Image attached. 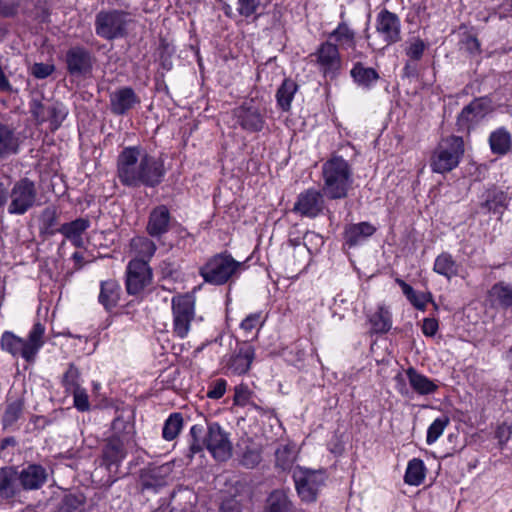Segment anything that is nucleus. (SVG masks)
<instances>
[{
  "label": "nucleus",
  "instance_id": "f257e3e1",
  "mask_svg": "<svg viewBox=\"0 0 512 512\" xmlns=\"http://www.w3.org/2000/svg\"><path fill=\"white\" fill-rule=\"evenodd\" d=\"M165 173L160 158L137 146L124 148L117 159V177L127 187H155L162 182Z\"/></svg>",
  "mask_w": 512,
  "mask_h": 512
},
{
  "label": "nucleus",
  "instance_id": "f03ea898",
  "mask_svg": "<svg viewBox=\"0 0 512 512\" xmlns=\"http://www.w3.org/2000/svg\"><path fill=\"white\" fill-rule=\"evenodd\" d=\"M203 428L194 425L190 429V451L192 454L201 452L204 447L218 461H225L232 454V444L228 433L218 423H210L207 432L203 435Z\"/></svg>",
  "mask_w": 512,
  "mask_h": 512
},
{
  "label": "nucleus",
  "instance_id": "7ed1b4c3",
  "mask_svg": "<svg viewBox=\"0 0 512 512\" xmlns=\"http://www.w3.org/2000/svg\"><path fill=\"white\" fill-rule=\"evenodd\" d=\"M323 193L330 199L345 198L353 183L352 168L340 156H334L322 166Z\"/></svg>",
  "mask_w": 512,
  "mask_h": 512
},
{
  "label": "nucleus",
  "instance_id": "20e7f679",
  "mask_svg": "<svg viewBox=\"0 0 512 512\" xmlns=\"http://www.w3.org/2000/svg\"><path fill=\"white\" fill-rule=\"evenodd\" d=\"M44 333L45 327L40 322L34 323L27 339L6 331L1 337V348L13 356L20 355L26 361L31 362L44 344Z\"/></svg>",
  "mask_w": 512,
  "mask_h": 512
},
{
  "label": "nucleus",
  "instance_id": "39448f33",
  "mask_svg": "<svg viewBox=\"0 0 512 512\" xmlns=\"http://www.w3.org/2000/svg\"><path fill=\"white\" fill-rule=\"evenodd\" d=\"M464 142L461 137L449 136L442 139L431 157L433 172L446 173L456 168L464 155Z\"/></svg>",
  "mask_w": 512,
  "mask_h": 512
},
{
  "label": "nucleus",
  "instance_id": "423d86ee",
  "mask_svg": "<svg viewBox=\"0 0 512 512\" xmlns=\"http://www.w3.org/2000/svg\"><path fill=\"white\" fill-rule=\"evenodd\" d=\"M240 263L230 255L218 254L210 258L201 268L200 275L205 282L222 285L228 282L238 271Z\"/></svg>",
  "mask_w": 512,
  "mask_h": 512
},
{
  "label": "nucleus",
  "instance_id": "0eeeda50",
  "mask_svg": "<svg viewBox=\"0 0 512 512\" xmlns=\"http://www.w3.org/2000/svg\"><path fill=\"white\" fill-rule=\"evenodd\" d=\"M173 314V332L179 338H185L195 321V297L192 294H178L171 301Z\"/></svg>",
  "mask_w": 512,
  "mask_h": 512
},
{
  "label": "nucleus",
  "instance_id": "6e6552de",
  "mask_svg": "<svg viewBox=\"0 0 512 512\" xmlns=\"http://www.w3.org/2000/svg\"><path fill=\"white\" fill-rule=\"evenodd\" d=\"M293 480L302 501L314 502L325 485L326 476L321 470H311L297 466L293 469Z\"/></svg>",
  "mask_w": 512,
  "mask_h": 512
},
{
  "label": "nucleus",
  "instance_id": "1a4fd4ad",
  "mask_svg": "<svg viewBox=\"0 0 512 512\" xmlns=\"http://www.w3.org/2000/svg\"><path fill=\"white\" fill-rule=\"evenodd\" d=\"M128 14L119 10L101 11L96 15L95 31L100 37L112 40L125 33Z\"/></svg>",
  "mask_w": 512,
  "mask_h": 512
},
{
  "label": "nucleus",
  "instance_id": "9d476101",
  "mask_svg": "<svg viewBox=\"0 0 512 512\" xmlns=\"http://www.w3.org/2000/svg\"><path fill=\"white\" fill-rule=\"evenodd\" d=\"M8 194L10 197L8 212L15 215L26 213L34 206L37 199L35 184L27 178L17 181Z\"/></svg>",
  "mask_w": 512,
  "mask_h": 512
},
{
  "label": "nucleus",
  "instance_id": "9b49d317",
  "mask_svg": "<svg viewBox=\"0 0 512 512\" xmlns=\"http://www.w3.org/2000/svg\"><path fill=\"white\" fill-rule=\"evenodd\" d=\"M152 282V270L146 260L131 259L126 270V288L131 295L141 293Z\"/></svg>",
  "mask_w": 512,
  "mask_h": 512
},
{
  "label": "nucleus",
  "instance_id": "f8f14e48",
  "mask_svg": "<svg viewBox=\"0 0 512 512\" xmlns=\"http://www.w3.org/2000/svg\"><path fill=\"white\" fill-rule=\"evenodd\" d=\"M233 114L237 123L247 132H259L265 125V117L254 100L244 102L234 109Z\"/></svg>",
  "mask_w": 512,
  "mask_h": 512
},
{
  "label": "nucleus",
  "instance_id": "ddd939ff",
  "mask_svg": "<svg viewBox=\"0 0 512 512\" xmlns=\"http://www.w3.org/2000/svg\"><path fill=\"white\" fill-rule=\"evenodd\" d=\"M310 57L315 58L320 71L325 76L333 77L341 68V57L338 47L329 41L322 43Z\"/></svg>",
  "mask_w": 512,
  "mask_h": 512
},
{
  "label": "nucleus",
  "instance_id": "4468645a",
  "mask_svg": "<svg viewBox=\"0 0 512 512\" xmlns=\"http://www.w3.org/2000/svg\"><path fill=\"white\" fill-rule=\"evenodd\" d=\"M491 110L490 102L485 98L473 100L465 106L457 118L458 130L469 132L470 129L482 120Z\"/></svg>",
  "mask_w": 512,
  "mask_h": 512
},
{
  "label": "nucleus",
  "instance_id": "2eb2a0df",
  "mask_svg": "<svg viewBox=\"0 0 512 512\" xmlns=\"http://www.w3.org/2000/svg\"><path fill=\"white\" fill-rule=\"evenodd\" d=\"M376 31L383 38L386 46L401 40V23L399 17L388 10L381 11L376 18Z\"/></svg>",
  "mask_w": 512,
  "mask_h": 512
},
{
  "label": "nucleus",
  "instance_id": "dca6fc26",
  "mask_svg": "<svg viewBox=\"0 0 512 512\" xmlns=\"http://www.w3.org/2000/svg\"><path fill=\"white\" fill-rule=\"evenodd\" d=\"M66 64L71 75H84L91 71L93 58L83 47H71L66 53Z\"/></svg>",
  "mask_w": 512,
  "mask_h": 512
},
{
  "label": "nucleus",
  "instance_id": "f3484780",
  "mask_svg": "<svg viewBox=\"0 0 512 512\" xmlns=\"http://www.w3.org/2000/svg\"><path fill=\"white\" fill-rule=\"evenodd\" d=\"M322 194L314 189H308L298 196L293 210L301 216L316 217L323 209Z\"/></svg>",
  "mask_w": 512,
  "mask_h": 512
},
{
  "label": "nucleus",
  "instance_id": "a211bd4d",
  "mask_svg": "<svg viewBox=\"0 0 512 512\" xmlns=\"http://www.w3.org/2000/svg\"><path fill=\"white\" fill-rule=\"evenodd\" d=\"M110 110L115 115H124L140 103V98L130 87H121L110 94Z\"/></svg>",
  "mask_w": 512,
  "mask_h": 512
},
{
  "label": "nucleus",
  "instance_id": "6ab92c4d",
  "mask_svg": "<svg viewBox=\"0 0 512 512\" xmlns=\"http://www.w3.org/2000/svg\"><path fill=\"white\" fill-rule=\"evenodd\" d=\"M255 358V349L248 343H243L231 355L226 363V368L235 375H242L248 372L250 366Z\"/></svg>",
  "mask_w": 512,
  "mask_h": 512
},
{
  "label": "nucleus",
  "instance_id": "aec40b11",
  "mask_svg": "<svg viewBox=\"0 0 512 512\" xmlns=\"http://www.w3.org/2000/svg\"><path fill=\"white\" fill-rule=\"evenodd\" d=\"M133 443H124L117 437H109L102 451V460L104 465L111 469L112 466H118L126 457L127 449Z\"/></svg>",
  "mask_w": 512,
  "mask_h": 512
},
{
  "label": "nucleus",
  "instance_id": "412c9836",
  "mask_svg": "<svg viewBox=\"0 0 512 512\" xmlns=\"http://www.w3.org/2000/svg\"><path fill=\"white\" fill-rule=\"evenodd\" d=\"M19 471L14 467L0 468V497L4 500H11L21 492Z\"/></svg>",
  "mask_w": 512,
  "mask_h": 512
},
{
  "label": "nucleus",
  "instance_id": "4be33fe9",
  "mask_svg": "<svg viewBox=\"0 0 512 512\" xmlns=\"http://www.w3.org/2000/svg\"><path fill=\"white\" fill-rule=\"evenodd\" d=\"M170 213L166 206L160 205L154 208L147 223V232L152 237H160L169 230Z\"/></svg>",
  "mask_w": 512,
  "mask_h": 512
},
{
  "label": "nucleus",
  "instance_id": "5701e85b",
  "mask_svg": "<svg viewBox=\"0 0 512 512\" xmlns=\"http://www.w3.org/2000/svg\"><path fill=\"white\" fill-rule=\"evenodd\" d=\"M20 484L23 490H36L47 480V472L41 465H29L19 471Z\"/></svg>",
  "mask_w": 512,
  "mask_h": 512
},
{
  "label": "nucleus",
  "instance_id": "b1692460",
  "mask_svg": "<svg viewBox=\"0 0 512 512\" xmlns=\"http://www.w3.org/2000/svg\"><path fill=\"white\" fill-rule=\"evenodd\" d=\"M90 222L87 219L78 218L72 222L65 223L59 228V232L65 236L74 246L82 247L84 245L82 235L89 228Z\"/></svg>",
  "mask_w": 512,
  "mask_h": 512
},
{
  "label": "nucleus",
  "instance_id": "393cba45",
  "mask_svg": "<svg viewBox=\"0 0 512 512\" xmlns=\"http://www.w3.org/2000/svg\"><path fill=\"white\" fill-rule=\"evenodd\" d=\"M156 244L144 236H137L131 239L129 255L132 259L146 260L148 263L156 252Z\"/></svg>",
  "mask_w": 512,
  "mask_h": 512
},
{
  "label": "nucleus",
  "instance_id": "a878e982",
  "mask_svg": "<svg viewBox=\"0 0 512 512\" xmlns=\"http://www.w3.org/2000/svg\"><path fill=\"white\" fill-rule=\"evenodd\" d=\"M406 375L410 386L415 392L420 395L433 394L437 389L438 385L423 374L417 372L414 368L410 367L406 370Z\"/></svg>",
  "mask_w": 512,
  "mask_h": 512
},
{
  "label": "nucleus",
  "instance_id": "bb28decb",
  "mask_svg": "<svg viewBox=\"0 0 512 512\" xmlns=\"http://www.w3.org/2000/svg\"><path fill=\"white\" fill-rule=\"evenodd\" d=\"M375 230V227L368 222L349 225L345 229V241L349 246L358 245L370 237Z\"/></svg>",
  "mask_w": 512,
  "mask_h": 512
},
{
  "label": "nucleus",
  "instance_id": "cd10ccee",
  "mask_svg": "<svg viewBox=\"0 0 512 512\" xmlns=\"http://www.w3.org/2000/svg\"><path fill=\"white\" fill-rule=\"evenodd\" d=\"M120 290V286L115 280L101 282L99 302L106 310H111L118 304L120 299Z\"/></svg>",
  "mask_w": 512,
  "mask_h": 512
},
{
  "label": "nucleus",
  "instance_id": "c85d7f7f",
  "mask_svg": "<svg viewBox=\"0 0 512 512\" xmlns=\"http://www.w3.org/2000/svg\"><path fill=\"white\" fill-rule=\"evenodd\" d=\"M297 458V448L292 444H282L275 451V465L283 471L292 469Z\"/></svg>",
  "mask_w": 512,
  "mask_h": 512
},
{
  "label": "nucleus",
  "instance_id": "c756f323",
  "mask_svg": "<svg viewBox=\"0 0 512 512\" xmlns=\"http://www.w3.org/2000/svg\"><path fill=\"white\" fill-rule=\"evenodd\" d=\"M396 282L401 287L403 294L416 309L424 311L427 303L432 302L431 293L416 292L409 284L401 279H397Z\"/></svg>",
  "mask_w": 512,
  "mask_h": 512
},
{
  "label": "nucleus",
  "instance_id": "7c9ffc66",
  "mask_svg": "<svg viewBox=\"0 0 512 512\" xmlns=\"http://www.w3.org/2000/svg\"><path fill=\"white\" fill-rule=\"evenodd\" d=\"M489 143L493 153L503 155L512 147L511 135L506 129L499 128L491 133Z\"/></svg>",
  "mask_w": 512,
  "mask_h": 512
},
{
  "label": "nucleus",
  "instance_id": "2f4dec72",
  "mask_svg": "<svg viewBox=\"0 0 512 512\" xmlns=\"http://www.w3.org/2000/svg\"><path fill=\"white\" fill-rule=\"evenodd\" d=\"M112 435L123 440L124 443H134V425L129 420H125L122 416H117L112 422Z\"/></svg>",
  "mask_w": 512,
  "mask_h": 512
},
{
  "label": "nucleus",
  "instance_id": "473e14b6",
  "mask_svg": "<svg viewBox=\"0 0 512 512\" xmlns=\"http://www.w3.org/2000/svg\"><path fill=\"white\" fill-rule=\"evenodd\" d=\"M330 38H334L343 49H355L356 47V35L355 32L345 23H340L336 29H334Z\"/></svg>",
  "mask_w": 512,
  "mask_h": 512
},
{
  "label": "nucleus",
  "instance_id": "72a5a7b5",
  "mask_svg": "<svg viewBox=\"0 0 512 512\" xmlns=\"http://www.w3.org/2000/svg\"><path fill=\"white\" fill-rule=\"evenodd\" d=\"M350 74L354 81L363 87H370L379 79L378 73L373 68L365 67L362 63H356Z\"/></svg>",
  "mask_w": 512,
  "mask_h": 512
},
{
  "label": "nucleus",
  "instance_id": "f704fd0d",
  "mask_svg": "<svg viewBox=\"0 0 512 512\" xmlns=\"http://www.w3.org/2000/svg\"><path fill=\"white\" fill-rule=\"evenodd\" d=\"M297 84L291 79H285L276 93L278 106L283 111H288L291 107V102L294 94L297 91Z\"/></svg>",
  "mask_w": 512,
  "mask_h": 512
},
{
  "label": "nucleus",
  "instance_id": "c9c22d12",
  "mask_svg": "<svg viewBox=\"0 0 512 512\" xmlns=\"http://www.w3.org/2000/svg\"><path fill=\"white\" fill-rule=\"evenodd\" d=\"M433 269L447 279H451L458 274V265L448 253H442L435 259Z\"/></svg>",
  "mask_w": 512,
  "mask_h": 512
},
{
  "label": "nucleus",
  "instance_id": "e433bc0d",
  "mask_svg": "<svg viewBox=\"0 0 512 512\" xmlns=\"http://www.w3.org/2000/svg\"><path fill=\"white\" fill-rule=\"evenodd\" d=\"M267 512H292V504L282 490L273 491L267 499Z\"/></svg>",
  "mask_w": 512,
  "mask_h": 512
},
{
  "label": "nucleus",
  "instance_id": "4c0bfd02",
  "mask_svg": "<svg viewBox=\"0 0 512 512\" xmlns=\"http://www.w3.org/2000/svg\"><path fill=\"white\" fill-rule=\"evenodd\" d=\"M370 323L376 333H386L392 326L391 313L385 306H379L370 317Z\"/></svg>",
  "mask_w": 512,
  "mask_h": 512
},
{
  "label": "nucleus",
  "instance_id": "58836bf2",
  "mask_svg": "<svg viewBox=\"0 0 512 512\" xmlns=\"http://www.w3.org/2000/svg\"><path fill=\"white\" fill-rule=\"evenodd\" d=\"M425 478V466L422 460L414 458L408 462L405 482L409 485L418 486Z\"/></svg>",
  "mask_w": 512,
  "mask_h": 512
},
{
  "label": "nucleus",
  "instance_id": "ea45409f",
  "mask_svg": "<svg viewBox=\"0 0 512 512\" xmlns=\"http://www.w3.org/2000/svg\"><path fill=\"white\" fill-rule=\"evenodd\" d=\"M16 138L13 131L0 123V159L16 151Z\"/></svg>",
  "mask_w": 512,
  "mask_h": 512
},
{
  "label": "nucleus",
  "instance_id": "a19ab883",
  "mask_svg": "<svg viewBox=\"0 0 512 512\" xmlns=\"http://www.w3.org/2000/svg\"><path fill=\"white\" fill-rule=\"evenodd\" d=\"M492 299L502 307L512 306V286L503 282L495 284L490 291Z\"/></svg>",
  "mask_w": 512,
  "mask_h": 512
},
{
  "label": "nucleus",
  "instance_id": "79ce46f5",
  "mask_svg": "<svg viewBox=\"0 0 512 512\" xmlns=\"http://www.w3.org/2000/svg\"><path fill=\"white\" fill-rule=\"evenodd\" d=\"M183 426V417L180 413L171 414L165 421L163 427V437L165 440L171 441L175 439Z\"/></svg>",
  "mask_w": 512,
  "mask_h": 512
},
{
  "label": "nucleus",
  "instance_id": "37998d69",
  "mask_svg": "<svg viewBox=\"0 0 512 512\" xmlns=\"http://www.w3.org/2000/svg\"><path fill=\"white\" fill-rule=\"evenodd\" d=\"M507 201V196L504 192L493 190L489 191L487 197L482 204L484 208L488 211H492L494 213L500 212V210L505 207Z\"/></svg>",
  "mask_w": 512,
  "mask_h": 512
},
{
  "label": "nucleus",
  "instance_id": "c03bdc74",
  "mask_svg": "<svg viewBox=\"0 0 512 512\" xmlns=\"http://www.w3.org/2000/svg\"><path fill=\"white\" fill-rule=\"evenodd\" d=\"M450 420L447 416H442L435 419L428 427L426 442L428 445L435 443L438 438L443 434L445 428L448 426Z\"/></svg>",
  "mask_w": 512,
  "mask_h": 512
},
{
  "label": "nucleus",
  "instance_id": "a18cd8bd",
  "mask_svg": "<svg viewBox=\"0 0 512 512\" xmlns=\"http://www.w3.org/2000/svg\"><path fill=\"white\" fill-rule=\"evenodd\" d=\"M261 450L256 445L246 446L241 456V464L247 468H254L261 462Z\"/></svg>",
  "mask_w": 512,
  "mask_h": 512
},
{
  "label": "nucleus",
  "instance_id": "49530a36",
  "mask_svg": "<svg viewBox=\"0 0 512 512\" xmlns=\"http://www.w3.org/2000/svg\"><path fill=\"white\" fill-rule=\"evenodd\" d=\"M425 49L426 44L424 41L418 37H414L407 41L405 53L410 60L418 61L422 58Z\"/></svg>",
  "mask_w": 512,
  "mask_h": 512
},
{
  "label": "nucleus",
  "instance_id": "de8ad7c7",
  "mask_svg": "<svg viewBox=\"0 0 512 512\" xmlns=\"http://www.w3.org/2000/svg\"><path fill=\"white\" fill-rule=\"evenodd\" d=\"M51 103H43L40 99L33 98L30 103V112L37 122L48 121V111Z\"/></svg>",
  "mask_w": 512,
  "mask_h": 512
},
{
  "label": "nucleus",
  "instance_id": "09e8293b",
  "mask_svg": "<svg viewBox=\"0 0 512 512\" xmlns=\"http://www.w3.org/2000/svg\"><path fill=\"white\" fill-rule=\"evenodd\" d=\"M67 116V110L62 104H51L48 111V121L52 129H57Z\"/></svg>",
  "mask_w": 512,
  "mask_h": 512
},
{
  "label": "nucleus",
  "instance_id": "8fccbe9b",
  "mask_svg": "<svg viewBox=\"0 0 512 512\" xmlns=\"http://www.w3.org/2000/svg\"><path fill=\"white\" fill-rule=\"evenodd\" d=\"M23 411V401L19 398L10 401L7 405L5 414H4V422L6 424L14 423L21 415Z\"/></svg>",
  "mask_w": 512,
  "mask_h": 512
},
{
  "label": "nucleus",
  "instance_id": "3c124183",
  "mask_svg": "<svg viewBox=\"0 0 512 512\" xmlns=\"http://www.w3.org/2000/svg\"><path fill=\"white\" fill-rule=\"evenodd\" d=\"M83 506V499L76 495H66L61 503L60 512H80Z\"/></svg>",
  "mask_w": 512,
  "mask_h": 512
},
{
  "label": "nucleus",
  "instance_id": "603ef678",
  "mask_svg": "<svg viewBox=\"0 0 512 512\" xmlns=\"http://www.w3.org/2000/svg\"><path fill=\"white\" fill-rule=\"evenodd\" d=\"M78 379V369L73 364H70L68 370L63 375V385L66 387L67 390L73 391L75 390V388H80L78 384Z\"/></svg>",
  "mask_w": 512,
  "mask_h": 512
},
{
  "label": "nucleus",
  "instance_id": "864d4df0",
  "mask_svg": "<svg viewBox=\"0 0 512 512\" xmlns=\"http://www.w3.org/2000/svg\"><path fill=\"white\" fill-rule=\"evenodd\" d=\"M261 0H237V11L244 17L252 16L259 8Z\"/></svg>",
  "mask_w": 512,
  "mask_h": 512
},
{
  "label": "nucleus",
  "instance_id": "5fc2aeb1",
  "mask_svg": "<svg viewBox=\"0 0 512 512\" xmlns=\"http://www.w3.org/2000/svg\"><path fill=\"white\" fill-rule=\"evenodd\" d=\"M263 319L261 313H253L248 315L242 322H241V329L245 333H250L253 330H258L259 327L262 325Z\"/></svg>",
  "mask_w": 512,
  "mask_h": 512
},
{
  "label": "nucleus",
  "instance_id": "6e6d98bb",
  "mask_svg": "<svg viewBox=\"0 0 512 512\" xmlns=\"http://www.w3.org/2000/svg\"><path fill=\"white\" fill-rule=\"evenodd\" d=\"M55 70V66L49 63H34L30 67V73L37 79H45Z\"/></svg>",
  "mask_w": 512,
  "mask_h": 512
},
{
  "label": "nucleus",
  "instance_id": "4d7b16f0",
  "mask_svg": "<svg viewBox=\"0 0 512 512\" xmlns=\"http://www.w3.org/2000/svg\"><path fill=\"white\" fill-rule=\"evenodd\" d=\"M71 392L73 393L75 407L82 412L89 410L90 405L86 391L80 387Z\"/></svg>",
  "mask_w": 512,
  "mask_h": 512
},
{
  "label": "nucleus",
  "instance_id": "13d9d810",
  "mask_svg": "<svg viewBox=\"0 0 512 512\" xmlns=\"http://www.w3.org/2000/svg\"><path fill=\"white\" fill-rule=\"evenodd\" d=\"M226 385L227 383L224 379H217L211 384L207 391V397L211 399H220L226 391Z\"/></svg>",
  "mask_w": 512,
  "mask_h": 512
},
{
  "label": "nucleus",
  "instance_id": "bf43d9fd",
  "mask_svg": "<svg viewBox=\"0 0 512 512\" xmlns=\"http://www.w3.org/2000/svg\"><path fill=\"white\" fill-rule=\"evenodd\" d=\"M57 221V213L54 208H46L41 214V223L43 228L47 231L52 228Z\"/></svg>",
  "mask_w": 512,
  "mask_h": 512
},
{
  "label": "nucleus",
  "instance_id": "052dcab7",
  "mask_svg": "<svg viewBox=\"0 0 512 512\" xmlns=\"http://www.w3.org/2000/svg\"><path fill=\"white\" fill-rule=\"evenodd\" d=\"M250 397V391L245 385H238L235 387L234 401L237 405H246Z\"/></svg>",
  "mask_w": 512,
  "mask_h": 512
},
{
  "label": "nucleus",
  "instance_id": "680f3d73",
  "mask_svg": "<svg viewBox=\"0 0 512 512\" xmlns=\"http://www.w3.org/2000/svg\"><path fill=\"white\" fill-rule=\"evenodd\" d=\"M439 325L435 318H425L422 324V332L427 337H433L438 331Z\"/></svg>",
  "mask_w": 512,
  "mask_h": 512
},
{
  "label": "nucleus",
  "instance_id": "e2e57ef3",
  "mask_svg": "<svg viewBox=\"0 0 512 512\" xmlns=\"http://www.w3.org/2000/svg\"><path fill=\"white\" fill-rule=\"evenodd\" d=\"M18 4L14 0H0V14L12 16L17 12Z\"/></svg>",
  "mask_w": 512,
  "mask_h": 512
},
{
  "label": "nucleus",
  "instance_id": "0e129e2a",
  "mask_svg": "<svg viewBox=\"0 0 512 512\" xmlns=\"http://www.w3.org/2000/svg\"><path fill=\"white\" fill-rule=\"evenodd\" d=\"M465 45L466 48L472 53L478 51L480 46L478 40L472 36L467 37Z\"/></svg>",
  "mask_w": 512,
  "mask_h": 512
},
{
  "label": "nucleus",
  "instance_id": "69168bd1",
  "mask_svg": "<svg viewBox=\"0 0 512 512\" xmlns=\"http://www.w3.org/2000/svg\"><path fill=\"white\" fill-rule=\"evenodd\" d=\"M0 89L4 91H10L11 86L10 83L4 73V71L0 68Z\"/></svg>",
  "mask_w": 512,
  "mask_h": 512
},
{
  "label": "nucleus",
  "instance_id": "338daca9",
  "mask_svg": "<svg viewBox=\"0 0 512 512\" xmlns=\"http://www.w3.org/2000/svg\"><path fill=\"white\" fill-rule=\"evenodd\" d=\"M416 72V67L411 62H407L404 67V75L407 77L414 76Z\"/></svg>",
  "mask_w": 512,
  "mask_h": 512
},
{
  "label": "nucleus",
  "instance_id": "774afa93",
  "mask_svg": "<svg viewBox=\"0 0 512 512\" xmlns=\"http://www.w3.org/2000/svg\"><path fill=\"white\" fill-rule=\"evenodd\" d=\"M8 191L3 183H0V207L7 202Z\"/></svg>",
  "mask_w": 512,
  "mask_h": 512
}]
</instances>
